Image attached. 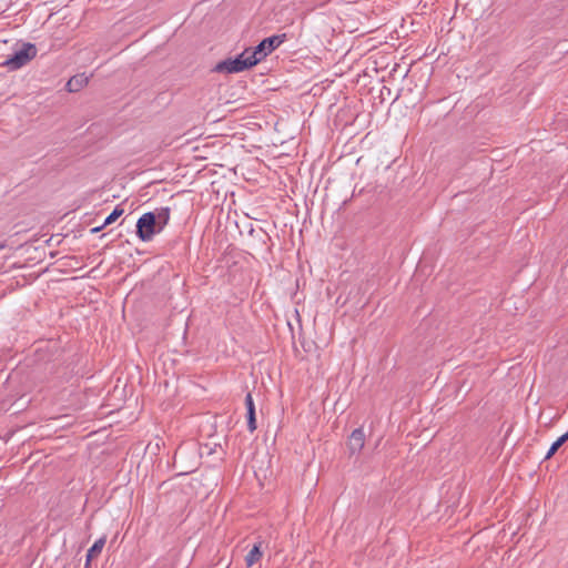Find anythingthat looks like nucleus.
<instances>
[{"label": "nucleus", "instance_id": "f257e3e1", "mask_svg": "<svg viewBox=\"0 0 568 568\" xmlns=\"http://www.w3.org/2000/svg\"><path fill=\"white\" fill-rule=\"evenodd\" d=\"M257 64L256 59H252L247 49H245L242 53L236 55L235 58H229L222 60L215 64L213 68L214 72L217 73H239L244 70L251 69L252 67Z\"/></svg>", "mask_w": 568, "mask_h": 568}, {"label": "nucleus", "instance_id": "f03ea898", "mask_svg": "<svg viewBox=\"0 0 568 568\" xmlns=\"http://www.w3.org/2000/svg\"><path fill=\"white\" fill-rule=\"evenodd\" d=\"M285 34L272 36L263 39L256 47L247 48L251 58L256 59L257 63L261 62L275 49H277L285 41Z\"/></svg>", "mask_w": 568, "mask_h": 568}, {"label": "nucleus", "instance_id": "7ed1b4c3", "mask_svg": "<svg viewBox=\"0 0 568 568\" xmlns=\"http://www.w3.org/2000/svg\"><path fill=\"white\" fill-rule=\"evenodd\" d=\"M36 55V45L32 43H23L21 49L16 51L3 62V65L8 67L9 70H18L31 61Z\"/></svg>", "mask_w": 568, "mask_h": 568}, {"label": "nucleus", "instance_id": "20e7f679", "mask_svg": "<svg viewBox=\"0 0 568 568\" xmlns=\"http://www.w3.org/2000/svg\"><path fill=\"white\" fill-rule=\"evenodd\" d=\"M158 231L156 216L154 212L142 214L136 222V235L142 242H149Z\"/></svg>", "mask_w": 568, "mask_h": 568}, {"label": "nucleus", "instance_id": "39448f33", "mask_svg": "<svg viewBox=\"0 0 568 568\" xmlns=\"http://www.w3.org/2000/svg\"><path fill=\"white\" fill-rule=\"evenodd\" d=\"M365 444V434L362 428H356L352 432L348 438V448L351 454H358Z\"/></svg>", "mask_w": 568, "mask_h": 568}, {"label": "nucleus", "instance_id": "423d86ee", "mask_svg": "<svg viewBox=\"0 0 568 568\" xmlns=\"http://www.w3.org/2000/svg\"><path fill=\"white\" fill-rule=\"evenodd\" d=\"M245 406H246V419H247V429L253 433L257 425H256V417H255V405L251 393H247L245 396Z\"/></svg>", "mask_w": 568, "mask_h": 568}, {"label": "nucleus", "instance_id": "0eeeda50", "mask_svg": "<svg viewBox=\"0 0 568 568\" xmlns=\"http://www.w3.org/2000/svg\"><path fill=\"white\" fill-rule=\"evenodd\" d=\"M105 542H106V537L102 536L99 539H97L94 541V544L89 548V550L87 552L85 564H84L85 568H89L91 560L93 558H97L101 554Z\"/></svg>", "mask_w": 568, "mask_h": 568}, {"label": "nucleus", "instance_id": "6e6552de", "mask_svg": "<svg viewBox=\"0 0 568 568\" xmlns=\"http://www.w3.org/2000/svg\"><path fill=\"white\" fill-rule=\"evenodd\" d=\"M89 82V78L84 74H77L67 82V90L69 92H78L84 88Z\"/></svg>", "mask_w": 568, "mask_h": 568}, {"label": "nucleus", "instance_id": "1a4fd4ad", "mask_svg": "<svg viewBox=\"0 0 568 568\" xmlns=\"http://www.w3.org/2000/svg\"><path fill=\"white\" fill-rule=\"evenodd\" d=\"M261 547H262V541L254 544L253 548L245 556V564L247 567H252L254 564H256L262 558L263 554H262Z\"/></svg>", "mask_w": 568, "mask_h": 568}, {"label": "nucleus", "instance_id": "9d476101", "mask_svg": "<svg viewBox=\"0 0 568 568\" xmlns=\"http://www.w3.org/2000/svg\"><path fill=\"white\" fill-rule=\"evenodd\" d=\"M155 216H156V224H158V231H162L170 221L171 211L170 207L164 206L156 210Z\"/></svg>", "mask_w": 568, "mask_h": 568}, {"label": "nucleus", "instance_id": "9b49d317", "mask_svg": "<svg viewBox=\"0 0 568 568\" xmlns=\"http://www.w3.org/2000/svg\"><path fill=\"white\" fill-rule=\"evenodd\" d=\"M568 440V430L561 435L560 437L557 438V440H555L552 443V445L550 446L549 450L547 452L545 458L546 459H549L550 457H552L556 452Z\"/></svg>", "mask_w": 568, "mask_h": 568}, {"label": "nucleus", "instance_id": "f8f14e48", "mask_svg": "<svg viewBox=\"0 0 568 568\" xmlns=\"http://www.w3.org/2000/svg\"><path fill=\"white\" fill-rule=\"evenodd\" d=\"M123 212H124V210L120 205H116L114 207V210L106 216V219L104 220L103 225L112 224L113 222H115L123 214Z\"/></svg>", "mask_w": 568, "mask_h": 568}, {"label": "nucleus", "instance_id": "ddd939ff", "mask_svg": "<svg viewBox=\"0 0 568 568\" xmlns=\"http://www.w3.org/2000/svg\"><path fill=\"white\" fill-rule=\"evenodd\" d=\"M184 455V449L183 448H179L176 452H175V455H174V462L176 463L179 458H182Z\"/></svg>", "mask_w": 568, "mask_h": 568}, {"label": "nucleus", "instance_id": "4468645a", "mask_svg": "<svg viewBox=\"0 0 568 568\" xmlns=\"http://www.w3.org/2000/svg\"><path fill=\"white\" fill-rule=\"evenodd\" d=\"M104 226H105V225H103V224H102L101 226L93 227V229L91 230V232H92V233H98V232H100Z\"/></svg>", "mask_w": 568, "mask_h": 568}, {"label": "nucleus", "instance_id": "2eb2a0df", "mask_svg": "<svg viewBox=\"0 0 568 568\" xmlns=\"http://www.w3.org/2000/svg\"><path fill=\"white\" fill-rule=\"evenodd\" d=\"M6 247V244L4 243H1L0 244V250Z\"/></svg>", "mask_w": 568, "mask_h": 568}]
</instances>
